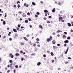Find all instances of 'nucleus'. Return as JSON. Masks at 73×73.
Segmentation results:
<instances>
[{
	"label": "nucleus",
	"instance_id": "obj_51",
	"mask_svg": "<svg viewBox=\"0 0 73 73\" xmlns=\"http://www.w3.org/2000/svg\"><path fill=\"white\" fill-rule=\"evenodd\" d=\"M11 57V58H13V57H14L13 55H12Z\"/></svg>",
	"mask_w": 73,
	"mask_h": 73
},
{
	"label": "nucleus",
	"instance_id": "obj_52",
	"mask_svg": "<svg viewBox=\"0 0 73 73\" xmlns=\"http://www.w3.org/2000/svg\"><path fill=\"white\" fill-rule=\"evenodd\" d=\"M27 14L28 15H30V13H27Z\"/></svg>",
	"mask_w": 73,
	"mask_h": 73
},
{
	"label": "nucleus",
	"instance_id": "obj_34",
	"mask_svg": "<svg viewBox=\"0 0 73 73\" xmlns=\"http://www.w3.org/2000/svg\"><path fill=\"white\" fill-rule=\"evenodd\" d=\"M36 14H37V15H40V13H39V12H37L36 13Z\"/></svg>",
	"mask_w": 73,
	"mask_h": 73
},
{
	"label": "nucleus",
	"instance_id": "obj_44",
	"mask_svg": "<svg viewBox=\"0 0 73 73\" xmlns=\"http://www.w3.org/2000/svg\"><path fill=\"white\" fill-rule=\"evenodd\" d=\"M29 35H27V37H29Z\"/></svg>",
	"mask_w": 73,
	"mask_h": 73
},
{
	"label": "nucleus",
	"instance_id": "obj_31",
	"mask_svg": "<svg viewBox=\"0 0 73 73\" xmlns=\"http://www.w3.org/2000/svg\"><path fill=\"white\" fill-rule=\"evenodd\" d=\"M12 64H10V67L11 69H12Z\"/></svg>",
	"mask_w": 73,
	"mask_h": 73
},
{
	"label": "nucleus",
	"instance_id": "obj_61",
	"mask_svg": "<svg viewBox=\"0 0 73 73\" xmlns=\"http://www.w3.org/2000/svg\"><path fill=\"white\" fill-rule=\"evenodd\" d=\"M7 30H9V28L8 27L7 28Z\"/></svg>",
	"mask_w": 73,
	"mask_h": 73
},
{
	"label": "nucleus",
	"instance_id": "obj_55",
	"mask_svg": "<svg viewBox=\"0 0 73 73\" xmlns=\"http://www.w3.org/2000/svg\"><path fill=\"white\" fill-rule=\"evenodd\" d=\"M36 41H39V38H37L36 39Z\"/></svg>",
	"mask_w": 73,
	"mask_h": 73
},
{
	"label": "nucleus",
	"instance_id": "obj_35",
	"mask_svg": "<svg viewBox=\"0 0 73 73\" xmlns=\"http://www.w3.org/2000/svg\"><path fill=\"white\" fill-rule=\"evenodd\" d=\"M43 19L44 20H46L47 19H46V17H44V18Z\"/></svg>",
	"mask_w": 73,
	"mask_h": 73
},
{
	"label": "nucleus",
	"instance_id": "obj_25",
	"mask_svg": "<svg viewBox=\"0 0 73 73\" xmlns=\"http://www.w3.org/2000/svg\"><path fill=\"white\" fill-rule=\"evenodd\" d=\"M53 49H54L56 48V46H53Z\"/></svg>",
	"mask_w": 73,
	"mask_h": 73
},
{
	"label": "nucleus",
	"instance_id": "obj_49",
	"mask_svg": "<svg viewBox=\"0 0 73 73\" xmlns=\"http://www.w3.org/2000/svg\"><path fill=\"white\" fill-rule=\"evenodd\" d=\"M13 7H14L15 8L16 7V5H14Z\"/></svg>",
	"mask_w": 73,
	"mask_h": 73
},
{
	"label": "nucleus",
	"instance_id": "obj_12",
	"mask_svg": "<svg viewBox=\"0 0 73 73\" xmlns=\"http://www.w3.org/2000/svg\"><path fill=\"white\" fill-rule=\"evenodd\" d=\"M13 31L14 32H17V30H16L15 29H13Z\"/></svg>",
	"mask_w": 73,
	"mask_h": 73
},
{
	"label": "nucleus",
	"instance_id": "obj_46",
	"mask_svg": "<svg viewBox=\"0 0 73 73\" xmlns=\"http://www.w3.org/2000/svg\"><path fill=\"white\" fill-rule=\"evenodd\" d=\"M5 17H7V13H5Z\"/></svg>",
	"mask_w": 73,
	"mask_h": 73
},
{
	"label": "nucleus",
	"instance_id": "obj_24",
	"mask_svg": "<svg viewBox=\"0 0 73 73\" xmlns=\"http://www.w3.org/2000/svg\"><path fill=\"white\" fill-rule=\"evenodd\" d=\"M17 7L18 8H20V5L19 4H18Z\"/></svg>",
	"mask_w": 73,
	"mask_h": 73
},
{
	"label": "nucleus",
	"instance_id": "obj_14",
	"mask_svg": "<svg viewBox=\"0 0 73 73\" xmlns=\"http://www.w3.org/2000/svg\"><path fill=\"white\" fill-rule=\"evenodd\" d=\"M52 12H55V8H54L52 10Z\"/></svg>",
	"mask_w": 73,
	"mask_h": 73
},
{
	"label": "nucleus",
	"instance_id": "obj_7",
	"mask_svg": "<svg viewBox=\"0 0 73 73\" xmlns=\"http://www.w3.org/2000/svg\"><path fill=\"white\" fill-rule=\"evenodd\" d=\"M25 44V43L24 42H21V45H24V44Z\"/></svg>",
	"mask_w": 73,
	"mask_h": 73
},
{
	"label": "nucleus",
	"instance_id": "obj_60",
	"mask_svg": "<svg viewBox=\"0 0 73 73\" xmlns=\"http://www.w3.org/2000/svg\"><path fill=\"white\" fill-rule=\"evenodd\" d=\"M61 21L62 22H64V20L62 19V20Z\"/></svg>",
	"mask_w": 73,
	"mask_h": 73
},
{
	"label": "nucleus",
	"instance_id": "obj_26",
	"mask_svg": "<svg viewBox=\"0 0 73 73\" xmlns=\"http://www.w3.org/2000/svg\"><path fill=\"white\" fill-rule=\"evenodd\" d=\"M25 23H28V21L27 20H26L25 21Z\"/></svg>",
	"mask_w": 73,
	"mask_h": 73
},
{
	"label": "nucleus",
	"instance_id": "obj_4",
	"mask_svg": "<svg viewBox=\"0 0 73 73\" xmlns=\"http://www.w3.org/2000/svg\"><path fill=\"white\" fill-rule=\"evenodd\" d=\"M52 42L53 44H56V40H53Z\"/></svg>",
	"mask_w": 73,
	"mask_h": 73
},
{
	"label": "nucleus",
	"instance_id": "obj_54",
	"mask_svg": "<svg viewBox=\"0 0 73 73\" xmlns=\"http://www.w3.org/2000/svg\"><path fill=\"white\" fill-rule=\"evenodd\" d=\"M10 66V65L9 64L8 66H7V67L8 68H9V67Z\"/></svg>",
	"mask_w": 73,
	"mask_h": 73
},
{
	"label": "nucleus",
	"instance_id": "obj_6",
	"mask_svg": "<svg viewBox=\"0 0 73 73\" xmlns=\"http://www.w3.org/2000/svg\"><path fill=\"white\" fill-rule=\"evenodd\" d=\"M39 27L40 28H41V29H43V28L42 27V25H39Z\"/></svg>",
	"mask_w": 73,
	"mask_h": 73
},
{
	"label": "nucleus",
	"instance_id": "obj_58",
	"mask_svg": "<svg viewBox=\"0 0 73 73\" xmlns=\"http://www.w3.org/2000/svg\"><path fill=\"white\" fill-rule=\"evenodd\" d=\"M67 63H68V62H66V61L65 62V63L66 64H67Z\"/></svg>",
	"mask_w": 73,
	"mask_h": 73
},
{
	"label": "nucleus",
	"instance_id": "obj_20",
	"mask_svg": "<svg viewBox=\"0 0 73 73\" xmlns=\"http://www.w3.org/2000/svg\"><path fill=\"white\" fill-rule=\"evenodd\" d=\"M9 62L10 63H12V60H9Z\"/></svg>",
	"mask_w": 73,
	"mask_h": 73
},
{
	"label": "nucleus",
	"instance_id": "obj_3",
	"mask_svg": "<svg viewBox=\"0 0 73 73\" xmlns=\"http://www.w3.org/2000/svg\"><path fill=\"white\" fill-rule=\"evenodd\" d=\"M68 49H69V47H68L65 52V53L66 54L67 53V52H68Z\"/></svg>",
	"mask_w": 73,
	"mask_h": 73
},
{
	"label": "nucleus",
	"instance_id": "obj_50",
	"mask_svg": "<svg viewBox=\"0 0 73 73\" xmlns=\"http://www.w3.org/2000/svg\"><path fill=\"white\" fill-rule=\"evenodd\" d=\"M68 59L70 60V59H71V58L70 57H68Z\"/></svg>",
	"mask_w": 73,
	"mask_h": 73
},
{
	"label": "nucleus",
	"instance_id": "obj_17",
	"mask_svg": "<svg viewBox=\"0 0 73 73\" xmlns=\"http://www.w3.org/2000/svg\"><path fill=\"white\" fill-rule=\"evenodd\" d=\"M50 54L51 56H53V55H54V54H53V53L52 52H51Z\"/></svg>",
	"mask_w": 73,
	"mask_h": 73
},
{
	"label": "nucleus",
	"instance_id": "obj_38",
	"mask_svg": "<svg viewBox=\"0 0 73 73\" xmlns=\"http://www.w3.org/2000/svg\"><path fill=\"white\" fill-rule=\"evenodd\" d=\"M54 62V60H52V62L53 63V62Z\"/></svg>",
	"mask_w": 73,
	"mask_h": 73
},
{
	"label": "nucleus",
	"instance_id": "obj_33",
	"mask_svg": "<svg viewBox=\"0 0 73 73\" xmlns=\"http://www.w3.org/2000/svg\"><path fill=\"white\" fill-rule=\"evenodd\" d=\"M19 3H20V2L19 1H18L17 2V4H19Z\"/></svg>",
	"mask_w": 73,
	"mask_h": 73
},
{
	"label": "nucleus",
	"instance_id": "obj_63",
	"mask_svg": "<svg viewBox=\"0 0 73 73\" xmlns=\"http://www.w3.org/2000/svg\"><path fill=\"white\" fill-rule=\"evenodd\" d=\"M35 55V54H31V56H33V55Z\"/></svg>",
	"mask_w": 73,
	"mask_h": 73
},
{
	"label": "nucleus",
	"instance_id": "obj_57",
	"mask_svg": "<svg viewBox=\"0 0 73 73\" xmlns=\"http://www.w3.org/2000/svg\"><path fill=\"white\" fill-rule=\"evenodd\" d=\"M20 53H23V51L22 50L20 52Z\"/></svg>",
	"mask_w": 73,
	"mask_h": 73
},
{
	"label": "nucleus",
	"instance_id": "obj_19",
	"mask_svg": "<svg viewBox=\"0 0 73 73\" xmlns=\"http://www.w3.org/2000/svg\"><path fill=\"white\" fill-rule=\"evenodd\" d=\"M5 21H3V25H5Z\"/></svg>",
	"mask_w": 73,
	"mask_h": 73
},
{
	"label": "nucleus",
	"instance_id": "obj_39",
	"mask_svg": "<svg viewBox=\"0 0 73 73\" xmlns=\"http://www.w3.org/2000/svg\"><path fill=\"white\" fill-rule=\"evenodd\" d=\"M9 40L10 41H12V38H9Z\"/></svg>",
	"mask_w": 73,
	"mask_h": 73
},
{
	"label": "nucleus",
	"instance_id": "obj_40",
	"mask_svg": "<svg viewBox=\"0 0 73 73\" xmlns=\"http://www.w3.org/2000/svg\"><path fill=\"white\" fill-rule=\"evenodd\" d=\"M57 32H58V33H60V31L59 30H58L57 31Z\"/></svg>",
	"mask_w": 73,
	"mask_h": 73
},
{
	"label": "nucleus",
	"instance_id": "obj_28",
	"mask_svg": "<svg viewBox=\"0 0 73 73\" xmlns=\"http://www.w3.org/2000/svg\"><path fill=\"white\" fill-rule=\"evenodd\" d=\"M45 16H48L47 13H45Z\"/></svg>",
	"mask_w": 73,
	"mask_h": 73
},
{
	"label": "nucleus",
	"instance_id": "obj_32",
	"mask_svg": "<svg viewBox=\"0 0 73 73\" xmlns=\"http://www.w3.org/2000/svg\"><path fill=\"white\" fill-rule=\"evenodd\" d=\"M52 34L53 35H56V33H55V32H53L52 33Z\"/></svg>",
	"mask_w": 73,
	"mask_h": 73
},
{
	"label": "nucleus",
	"instance_id": "obj_29",
	"mask_svg": "<svg viewBox=\"0 0 73 73\" xmlns=\"http://www.w3.org/2000/svg\"><path fill=\"white\" fill-rule=\"evenodd\" d=\"M15 68H19V66H17V65H16V66H15Z\"/></svg>",
	"mask_w": 73,
	"mask_h": 73
},
{
	"label": "nucleus",
	"instance_id": "obj_22",
	"mask_svg": "<svg viewBox=\"0 0 73 73\" xmlns=\"http://www.w3.org/2000/svg\"><path fill=\"white\" fill-rule=\"evenodd\" d=\"M36 46V43H35L33 44V46Z\"/></svg>",
	"mask_w": 73,
	"mask_h": 73
},
{
	"label": "nucleus",
	"instance_id": "obj_41",
	"mask_svg": "<svg viewBox=\"0 0 73 73\" xmlns=\"http://www.w3.org/2000/svg\"><path fill=\"white\" fill-rule=\"evenodd\" d=\"M10 72V70H8L7 71V73H9V72Z\"/></svg>",
	"mask_w": 73,
	"mask_h": 73
},
{
	"label": "nucleus",
	"instance_id": "obj_15",
	"mask_svg": "<svg viewBox=\"0 0 73 73\" xmlns=\"http://www.w3.org/2000/svg\"><path fill=\"white\" fill-rule=\"evenodd\" d=\"M32 4L33 5H36V3L33 2L32 3Z\"/></svg>",
	"mask_w": 73,
	"mask_h": 73
},
{
	"label": "nucleus",
	"instance_id": "obj_37",
	"mask_svg": "<svg viewBox=\"0 0 73 73\" xmlns=\"http://www.w3.org/2000/svg\"><path fill=\"white\" fill-rule=\"evenodd\" d=\"M29 20V21H32V19H31V18H29L28 19Z\"/></svg>",
	"mask_w": 73,
	"mask_h": 73
},
{
	"label": "nucleus",
	"instance_id": "obj_2",
	"mask_svg": "<svg viewBox=\"0 0 73 73\" xmlns=\"http://www.w3.org/2000/svg\"><path fill=\"white\" fill-rule=\"evenodd\" d=\"M18 34L16 33L15 34V36H14V38H16V37H18Z\"/></svg>",
	"mask_w": 73,
	"mask_h": 73
},
{
	"label": "nucleus",
	"instance_id": "obj_45",
	"mask_svg": "<svg viewBox=\"0 0 73 73\" xmlns=\"http://www.w3.org/2000/svg\"><path fill=\"white\" fill-rule=\"evenodd\" d=\"M43 57H46V55H45V54H44L43 55Z\"/></svg>",
	"mask_w": 73,
	"mask_h": 73
},
{
	"label": "nucleus",
	"instance_id": "obj_11",
	"mask_svg": "<svg viewBox=\"0 0 73 73\" xmlns=\"http://www.w3.org/2000/svg\"><path fill=\"white\" fill-rule=\"evenodd\" d=\"M44 13L46 12V13H48V10H44Z\"/></svg>",
	"mask_w": 73,
	"mask_h": 73
},
{
	"label": "nucleus",
	"instance_id": "obj_18",
	"mask_svg": "<svg viewBox=\"0 0 73 73\" xmlns=\"http://www.w3.org/2000/svg\"><path fill=\"white\" fill-rule=\"evenodd\" d=\"M19 27H17V31H20V29H19Z\"/></svg>",
	"mask_w": 73,
	"mask_h": 73
},
{
	"label": "nucleus",
	"instance_id": "obj_43",
	"mask_svg": "<svg viewBox=\"0 0 73 73\" xmlns=\"http://www.w3.org/2000/svg\"><path fill=\"white\" fill-rule=\"evenodd\" d=\"M13 72L14 73H16V70H13Z\"/></svg>",
	"mask_w": 73,
	"mask_h": 73
},
{
	"label": "nucleus",
	"instance_id": "obj_56",
	"mask_svg": "<svg viewBox=\"0 0 73 73\" xmlns=\"http://www.w3.org/2000/svg\"><path fill=\"white\" fill-rule=\"evenodd\" d=\"M1 21H4V20L3 19H1Z\"/></svg>",
	"mask_w": 73,
	"mask_h": 73
},
{
	"label": "nucleus",
	"instance_id": "obj_64",
	"mask_svg": "<svg viewBox=\"0 0 73 73\" xmlns=\"http://www.w3.org/2000/svg\"><path fill=\"white\" fill-rule=\"evenodd\" d=\"M18 27H20V25H18Z\"/></svg>",
	"mask_w": 73,
	"mask_h": 73
},
{
	"label": "nucleus",
	"instance_id": "obj_62",
	"mask_svg": "<svg viewBox=\"0 0 73 73\" xmlns=\"http://www.w3.org/2000/svg\"><path fill=\"white\" fill-rule=\"evenodd\" d=\"M47 23H48V24H49V23H50V21H47Z\"/></svg>",
	"mask_w": 73,
	"mask_h": 73
},
{
	"label": "nucleus",
	"instance_id": "obj_8",
	"mask_svg": "<svg viewBox=\"0 0 73 73\" xmlns=\"http://www.w3.org/2000/svg\"><path fill=\"white\" fill-rule=\"evenodd\" d=\"M50 40H51V39H50V38H47V42H49V41H50Z\"/></svg>",
	"mask_w": 73,
	"mask_h": 73
},
{
	"label": "nucleus",
	"instance_id": "obj_23",
	"mask_svg": "<svg viewBox=\"0 0 73 73\" xmlns=\"http://www.w3.org/2000/svg\"><path fill=\"white\" fill-rule=\"evenodd\" d=\"M12 54H10L9 56V57H11L12 56Z\"/></svg>",
	"mask_w": 73,
	"mask_h": 73
},
{
	"label": "nucleus",
	"instance_id": "obj_48",
	"mask_svg": "<svg viewBox=\"0 0 73 73\" xmlns=\"http://www.w3.org/2000/svg\"><path fill=\"white\" fill-rule=\"evenodd\" d=\"M37 46L38 47H40V44H38L37 45Z\"/></svg>",
	"mask_w": 73,
	"mask_h": 73
},
{
	"label": "nucleus",
	"instance_id": "obj_9",
	"mask_svg": "<svg viewBox=\"0 0 73 73\" xmlns=\"http://www.w3.org/2000/svg\"><path fill=\"white\" fill-rule=\"evenodd\" d=\"M69 42V41L68 40H66L64 41L65 43H68Z\"/></svg>",
	"mask_w": 73,
	"mask_h": 73
},
{
	"label": "nucleus",
	"instance_id": "obj_59",
	"mask_svg": "<svg viewBox=\"0 0 73 73\" xmlns=\"http://www.w3.org/2000/svg\"><path fill=\"white\" fill-rule=\"evenodd\" d=\"M57 36H58V37H60V35L58 34L57 35Z\"/></svg>",
	"mask_w": 73,
	"mask_h": 73
},
{
	"label": "nucleus",
	"instance_id": "obj_1",
	"mask_svg": "<svg viewBox=\"0 0 73 73\" xmlns=\"http://www.w3.org/2000/svg\"><path fill=\"white\" fill-rule=\"evenodd\" d=\"M63 19V18L61 17H59V21H61V20H62Z\"/></svg>",
	"mask_w": 73,
	"mask_h": 73
},
{
	"label": "nucleus",
	"instance_id": "obj_10",
	"mask_svg": "<svg viewBox=\"0 0 73 73\" xmlns=\"http://www.w3.org/2000/svg\"><path fill=\"white\" fill-rule=\"evenodd\" d=\"M15 56L17 57V56H20V54L18 53H16L15 54Z\"/></svg>",
	"mask_w": 73,
	"mask_h": 73
},
{
	"label": "nucleus",
	"instance_id": "obj_5",
	"mask_svg": "<svg viewBox=\"0 0 73 73\" xmlns=\"http://www.w3.org/2000/svg\"><path fill=\"white\" fill-rule=\"evenodd\" d=\"M23 38L25 40H26L27 41H28V39L26 37H23Z\"/></svg>",
	"mask_w": 73,
	"mask_h": 73
},
{
	"label": "nucleus",
	"instance_id": "obj_21",
	"mask_svg": "<svg viewBox=\"0 0 73 73\" xmlns=\"http://www.w3.org/2000/svg\"><path fill=\"white\" fill-rule=\"evenodd\" d=\"M62 37H63V38H66V36L65 35H64Z\"/></svg>",
	"mask_w": 73,
	"mask_h": 73
},
{
	"label": "nucleus",
	"instance_id": "obj_27",
	"mask_svg": "<svg viewBox=\"0 0 73 73\" xmlns=\"http://www.w3.org/2000/svg\"><path fill=\"white\" fill-rule=\"evenodd\" d=\"M67 40H70V38L69 37H67Z\"/></svg>",
	"mask_w": 73,
	"mask_h": 73
},
{
	"label": "nucleus",
	"instance_id": "obj_30",
	"mask_svg": "<svg viewBox=\"0 0 73 73\" xmlns=\"http://www.w3.org/2000/svg\"><path fill=\"white\" fill-rule=\"evenodd\" d=\"M50 39L51 40H52V36H50Z\"/></svg>",
	"mask_w": 73,
	"mask_h": 73
},
{
	"label": "nucleus",
	"instance_id": "obj_16",
	"mask_svg": "<svg viewBox=\"0 0 73 73\" xmlns=\"http://www.w3.org/2000/svg\"><path fill=\"white\" fill-rule=\"evenodd\" d=\"M68 25L69 27H70V26H71V24L69 23H68Z\"/></svg>",
	"mask_w": 73,
	"mask_h": 73
},
{
	"label": "nucleus",
	"instance_id": "obj_42",
	"mask_svg": "<svg viewBox=\"0 0 73 73\" xmlns=\"http://www.w3.org/2000/svg\"><path fill=\"white\" fill-rule=\"evenodd\" d=\"M23 17H26V15H23Z\"/></svg>",
	"mask_w": 73,
	"mask_h": 73
},
{
	"label": "nucleus",
	"instance_id": "obj_36",
	"mask_svg": "<svg viewBox=\"0 0 73 73\" xmlns=\"http://www.w3.org/2000/svg\"><path fill=\"white\" fill-rule=\"evenodd\" d=\"M48 18H49L50 19H51L52 18V17L50 16H48Z\"/></svg>",
	"mask_w": 73,
	"mask_h": 73
},
{
	"label": "nucleus",
	"instance_id": "obj_53",
	"mask_svg": "<svg viewBox=\"0 0 73 73\" xmlns=\"http://www.w3.org/2000/svg\"><path fill=\"white\" fill-rule=\"evenodd\" d=\"M64 33L66 35H67V33H66V32H64Z\"/></svg>",
	"mask_w": 73,
	"mask_h": 73
},
{
	"label": "nucleus",
	"instance_id": "obj_47",
	"mask_svg": "<svg viewBox=\"0 0 73 73\" xmlns=\"http://www.w3.org/2000/svg\"><path fill=\"white\" fill-rule=\"evenodd\" d=\"M35 17H38V15H35Z\"/></svg>",
	"mask_w": 73,
	"mask_h": 73
},
{
	"label": "nucleus",
	"instance_id": "obj_13",
	"mask_svg": "<svg viewBox=\"0 0 73 73\" xmlns=\"http://www.w3.org/2000/svg\"><path fill=\"white\" fill-rule=\"evenodd\" d=\"M40 64H41V62H38L37 64V65H38V66H39V65H40Z\"/></svg>",
	"mask_w": 73,
	"mask_h": 73
}]
</instances>
